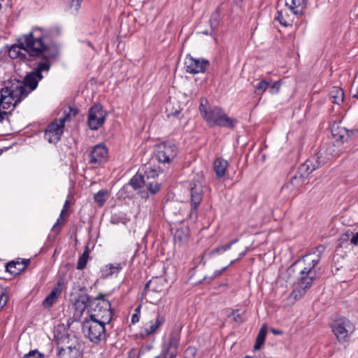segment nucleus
<instances>
[{"instance_id":"obj_1","label":"nucleus","mask_w":358,"mask_h":358,"mask_svg":"<svg viewBox=\"0 0 358 358\" xmlns=\"http://www.w3.org/2000/svg\"><path fill=\"white\" fill-rule=\"evenodd\" d=\"M62 34L60 27H33L30 32L22 35L8 50L11 59L25 60L27 55L32 57L55 59L58 55V48L55 40Z\"/></svg>"},{"instance_id":"obj_2","label":"nucleus","mask_w":358,"mask_h":358,"mask_svg":"<svg viewBox=\"0 0 358 358\" xmlns=\"http://www.w3.org/2000/svg\"><path fill=\"white\" fill-rule=\"evenodd\" d=\"M199 111L210 127L218 126L233 129L237 123L236 119L227 116L221 108L208 106L207 99L204 98L200 100Z\"/></svg>"},{"instance_id":"obj_3","label":"nucleus","mask_w":358,"mask_h":358,"mask_svg":"<svg viewBox=\"0 0 358 358\" xmlns=\"http://www.w3.org/2000/svg\"><path fill=\"white\" fill-rule=\"evenodd\" d=\"M325 250L324 245L317 246L313 251L304 255L301 259H299L293 263L287 270V274L291 276L294 275L299 269L304 270L310 275H317V271L320 268H317V266L321 260L322 255Z\"/></svg>"},{"instance_id":"obj_4","label":"nucleus","mask_w":358,"mask_h":358,"mask_svg":"<svg viewBox=\"0 0 358 358\" xmlns=\"http://www.w3.org/2000/svg\"><path fill=\"white\" fill-rule=\"evenodd\" d=\"M28 94L29 92L20 81L11 83L0 90V107L5 110L11 107L13 109Z\"/></svg>"},{"instance_id":"obj_5","label":"nucleus","mask_w":358,"mask_h":358,"mask_svg":"<svg viewBox=\"0 0 358 358\" xmlns=\"http://www.w3.org/2000/svg\"><path fill=\"white\" fill-rule=\"evenodd\" d=\"M89 318L101 322L105 324H109L113 317L111 304L104 299L103 294H99L92 299L90 308H88Z\"/></svg>"},{"instance_id":"obj_6","label":"nucleus","mask_w":358,"mask_h":358,"mask_svg":"<svg viewBox=\"0 0 358 358\" xmlns=\"http://www.w3.org/2000/svg\"><path fill=\"white\" fill-rule=\"evenodd\" d=\"M106 325L98 320L85 318L82 323V332L90 342L99 344L106 338Z\"/></svg>"},{"instance_id":"obj_7","label":"nucleus","mask_w":358,"mask_h":358,"mask_svg":"<svg viewBox=\"0 0 358 358\" xmlns=\"http://www.w3.org/2000/svg\"><path fill=\"white\" fill-rule=\"evenodd\" d=\"M64 117L56 120L47 127L45 131V138L50 143H57L64 131V122L70 121L78 113V110L74 107H69L68 113L64 112Z\"/></svg>"},{"instance_id":"obj_8","label":"nucleus","mask_w":358,"mask_h":358,"mask_svg":"<svg viewBox=\"0 0 358 358\" xmlns=\"http://www.w3.org/2000/svg\"><path fill=\"white\" fill-rule=\"evenodd\" d=\"M331 328L337 341L340 343H345L350 341L356 326L350 320L343 317L335 319L331 324Z\"/></svg>"},{"instance_id":"obj_9","label":"nucleus","mask_w":358,"mask_h":358,"mask_svg":"<svg viewBox=\"0 0 358 358\" xmlns=\"http://www.w3.org/2000/svg\"><path fill=\"white\" fill-rule=\"evenodd\" d=\"M57 355L60 358H81L82 352L80 345L76 338L70 339L69 336L62 338L57 343Z\"/></svg>"},{"instance_id":"obj_10","label":"nucleus","mask_w":358,"mask_h":358,"mask_svg":"<svg viewBox=\"0 0 358 358\" xmlns=\"http://www.w3.org/2000/svg\"><path fill=\"white\" fill-rule=\"evenodd\" d=\"M178 155V148L175 143L166 141L155 148V157L159 163L170 164Z\"/></svg>"},{"instance_id":"obj_11","label":"nucleus","mask_w":358,"mask_h":358,"mask_svg":"<svg viewBox=\"0 0 358 358\" xmlns=\"http://www.w3.org/2000/svg\"><path fill=\"white\" fill-rule=\"evenodd\" d=\"M107 113L100 104L94 105L88 111L87 123L92 130L99 129L105 122Z\"/></svg>"},{"instance_id":"obj_12","label":"nucleus","mask_w":358,"mask_h":358,"mask_svg":"<svg viewBox=\"0 0 358 358\" xmlns=\"http://www.w3.org/2000/svg\"><path fill=\"white\" fill-rule=\"evenodd\" d=\"M180 341V334L178 331H173L170 335L167 343L163 345L162 355L159 358H176L179 349Z\"/></svg>"},{"instance_id":"obj_13","label":"nucleus","mask_w":358,"mask_h":358,"mask_svg":"<svg viewBox=\"0 0 358 358\" xmlns=\"http://www.w3.org/2000/svg\"><path fill=\"white\" fill-rule=\"evenodd\" d=\"M165 322V317L157 313L155 318L145 323L141 331V336L143 338L148 337L156 334Z\"/></svg>"},{"instance_id":"obj_14","label":"nucleus","mask_w":358,"mask_h":358,"mask_svg":"<svg viewBox=\"0 0 358 358\" xmlns=\"http://www.w3.org/2000/svg\"><path fill=\"white\" fill-rule=\"evenodd\" d=\"M296 272L298 273L296 277L298 289L294 291V293L298 292L301 296L312 286L313 281L317 278V275H310V273L301 269Z\"/></svg>"},{"instance_id":"obj_15","label":"nucleus","mask_w":358,"mask_h":358,"mask_svg":"<svg viewBox=\"0 0 358 358\" xmlns=\"http://www.w3.org/2000/svg\"><path fill=\"white\" fill-rule=\"evenodd\" d=\"M208 66L209 62L207 59H195L192 56H187L185 59L184 66L189 73H204Z\"/></svg>"},{"instance_id":"obj_16","label":"nucleus","mask_w":358,"mask_h":358,"mask_svg":"<svg viewBox=\"0 0 358 358\" xmlns=\"http://www.w3.org/2000/svg\"><path fill=\"white\" fill-rule=\"evenodd\" d=\"M89 157V163L94 166H97L106 161L108 150L104 145H96L93 148Z\"/></svg>"},{"instance_id":"obj_17","label":"nucleus","mask_w":358,"mask_h":358,"mask_svg":"<svg viewBox=\"0 0 358 358\" xmlns=\"http://www.w3.org/2000/svg\"><path fill=\"white\" fill-rule=\"evenodd\" d=\"M326 163V159L322 157V153L320 152L307 159L305 163L300 166L303 173L309 175L313 171Z\"/></svg>"},{"instance_id":"obj_18","label":"nucleus","mask_w":358,"mask_h":358,"mask_svg":"<svg viewBox=\"0 0 358 358\" xmlns=\"http://www.w3.org/2000/svg\"><path fill=\"white\" fill-rule=\"evenodd\" d=\"M331 133L336 141L344 143L348 141L351 136L354 134V131H350L345 127L339 126L338 124H333L331 125Z\"/></svg>"},{"instance_id":"obj_19","label":"nucleus","mask_w":358,"mask_h":358,"mask_svg":"<svg viewBox=\"0 0 358 358\" xmlns=\"http://www.w3.org/2000/svg\"><path fill=\"white\" fill-rule=\"evenodd\" d=\"M203 185L200 182H194L190 188L192 210H196L203 197Z\"/></svg>"},{"instance_id":"obj_20","label":"nucleus","mask_w":358,"mask_h":358,"mask_svg":"<svg viewBox=\"0 0 358 358\" xmlns=\"http://www.w3.org/2000/svg\"><path fill=\"white\" fill-rule=\"evenodd\" d=\"M62 282L59 281L57 285L51 290L50 293L43 301L42 305L45 308H50L53 304L57 302L58 299L62 294Z\"/></svg>"},{"instance_id":"obj_21","label":"nucleus","mask_w":358,"mask_h":358,"mask_svg":"<svg viewBox=\"0 0 358 358\" xmlns=\"http://www.w3.org/2000/svg\"><path fill=\"white\" fill-rule=\"evenodd\" d=\"M166 280L162 277H155L147 282L144 287V293L148 291L162 292L165 288Z\"/></svg>"},{"instance_id":"obj_22","label":"nucleus","mask_w":358,"mask_h":358,"mask_svg":"<svg viewBox=\"0 0 358 358\" xmlns=\"http://www.w3.org/2000/svg\"><path fill=\"white\" fill-rule=\"evenodd\" d=\"M29 262V259L12 261L6 264V269L10 274L17 275L26 269Z\"/></svg>"},{"instance_id":"obj_23","label":"nucleus","mask_w":358,"mask_h":358,"mask_svg":"<svg viewBox=\"0 0 358 358\" xmlns=\"http://www.w3.org/2000/svg\"><path fill=\"white\" fill-rule=\"evenodd\" d=\"M285 5L296 16H301L307 7L306 0H285Z\"/></svg>"},{"instance_id":"obj_24","label":"nucleus","mask_w":358,"mask_h":358,"mask_svg":"<svg viewBox=\"0 0 358 358\" xmlns=\"http://www.w3.org/2000/svg\"><path fill=\"white\" fill-rule=\"evenodd\" d=\"M42 78L43 76H38L32 71L30 73L27 74L24 77V82L21 83L24 85V87L27 90L29 94L31 91L34 90L37 87L38 81Z\"/></svg>"},{"instance_id":"obj_25","label":"nucleus","mask_w":358,"mask_h":358,"mask_svg":"<svg viewBox=\"0 0 358 358\" xmlns=\"http://www.w3.org/2000/svg\"><path fill=\"white\" fill-rule=\"evenodd\" d=\"M92 301V299L88 294H83L79 295L75 302L76 310L82 313L87 307L90 308V303Z\"/></svg>"},{"instance_id":"obj_26","label":"nucleus","mask_w":358,"mask_h":358,"mask_svg":"<svg viewBox=\"0 0 358 358\" xmlns=\"http://www.w3.org/2000/svg\"><path fill=\"white\" fill-rule=\"evenodd\" d=\"M228 165V162L221 157L215 159L213 169L217 178H220L224 176Z\"/></svg>"},{"instance_id":"obj_27","label":"nucleus","mask_w":358,"mask_h":358,"mask_svg":"<svg viewBox=\"0 0 358 358\" xmlns=\"http://www.w3.org/2000/svg\"><path fill=\"white\" fill-rule=\"evenodd\" d=\"M189 230L186 227L177 228L173 233V238L176 243H184L188 240Z\"/></svg>"},{"instance_id":"obj_28","label":"nucleus","mask_w":358,"mask_h":358,"mask_svg":"<svg viewBox=\"0 0 358 358\" xmlns=\"http://www.w3.org/2000/svg\"><path fill=\"white\" fill-rule=\"evenodd\" d=\"M329 96L333 103L340 105L344 101V92L339 87H333L330 91Z\"/></svg>"},{"instance_id":"obj_29","label":"nucleus","mask_w":358,"mask_h":358,"mask_svg":"<svg viewBox=\"0 0 358 358\" xmlns=\"http://www.w3.org/2000/svg\"><path fill=\"white\" fill-rule=\"evenodd\" d=\"M275 20L278 21L281 25L285 27L292 26L293 23V19L292 16L286 11L283 10L277 11L275 16Z\"/></svg>"},{"instance_id":"obj_30","label":"nucleus","mask_w":358,"mask_h":358,"mask_svg":"<svg viewBox=\"0 0 358 358\" xmlns=\"http://www.w3.org/2000/svg\"><path fill=\"white\" fill-rule=\"evenodd\" d=\"M308 176V174H305L304 173H303V171H301V167L299 166L297 173L290 179L289 184L293 187V188H298L304 183L305 179Z\"/></svg>"},{"instance_id":"obj_31","label":"nucleus","mask_w":358,"mask_h":358,"mask_svg":"<svg viewBox=\"0 0 358 358\" xmlns=\"http://www.w3.org/2000/svg\"><path fill=\"white\" fill-rule=\"evenodd\" d=\"M159 358V356H153L150 352H138L137 349L131 348L127 352V358Z\"/></svg>"},{"instance_id":"obj_32","label":"nucleus","mask_w":358,"mask_h":358,"mask_svg":"<svg viewBox=\"0 0 358 358\" xmlns=\"http://www.w3.org/2000/svg\"><path fill=\"white\" fill-rule=\"evenodd\" d=\"M266 333H267V327H266V324H264L261 327V329L257 334L255 344L254 345L255 350H259L261 348V347L262 346V345L264 344V343L265 341Z\"/></svg>"},{"instance_id":"obj_33","label":"nucleus","mask_w":358,"mask_h":358,"mask_svg":"<svg viewBox=\"0 0 358 358\" xmlns=\"http://www.w3.org/2000/svg\"><path fill=\"white\" fill-rule=\"evenodd\" d=\"M145 184L144 176L141 174H136L129 181V185L134 188V189H138L141 188Z\"/></svg>"},{"instance_id":"obj_34","label":"nucleus","mask_w":358,"mask_h":358,"mask_svg":"<svg viewBox=\"0 0 358 358\" xmlns=\"http://www.w3.org/2000/svg\"><path fill=\"white\" fill-rule=\"evenodd\" d=\"M45 61L44 62H39L35 69H34V72L36 73L38 76H42L43 71L48 72L50 69V63L48 62L50 59H45Z\"/></svg>"},{"instance_id":"obj_35","label":"nucleus","mask_w":358,"mask_h":358,"mask_svg":"<svg viewBox=\"0 0 358 358\" xmlns=\"http://www.w3.org/2000/svg\"><path fill=\"white\" fill-rule=\"evenodd\" d=\"M90 257V251L88 247H85V250L81 256L79 257L76 268L82 270L85 268Z\"/></svg>"},{"instance_id":"obj_36","label":"nucleus","mask_w":358,"mask_h":358,"mask_svg":"<svg viewBox=\"0 0 358 358\" xmlns=\"http://www.w3.org/2000/svg\"><path fill=\"white\" fill-rule=\"evenodd\" d=\"M122 264L117 263V264H109L106 265L105 271L107 275H112L113 274L118 273L123 267Z\"/></svg>"},{"instance_id":"obj_37","label":"nucleus","mask_w":358,"mask_h":358,"mask_svg":"<svg viewBox=\"0 0 358 358\" xmlns=\"http://www.w3.org/2000/svg\"><path fill=\"white\" fill-rule=\"evenodd\" d=\"M108 191L105 189L99 190L94 196V201L99 206H103L108 198Z\"/></svg>"},{"instance_id":"obj_38","label":"nucleus","mask_w":358,"mask_h":358,"mask_svg":"<svg viewBox=\"0 0 358 358\" xmlns=\"http://www.w3.org/2000/svg\"><path fill=\"white\" fill-rule=\"evenodd\" d=\"M269 86V83L266 80H261L255 86V92L257 94H263Z\"/></svg>"},{"instance_id":"obj_39","label":"nucleus","mask_w":358,"mask_h":358,"mask_svg":"<svg viewBox=\"0 0 358 358\" xmlns=\"http://www.w3.org/2000/svg\"><path fill=\"white\" fill-rule=\"evenodd\" d=\"M69 201L66 200L65 201L64 205L63 206V208H62V210L61 211L59 217L57 219L56 223L54 224V226L52 227V230L56 229V228L59 225L60 221L63 220V216L64 215V214L67 213L68 208H69Z\"/></svg>"},{"instance_id":"obj_40","label":"nucleus","mask_w":358,"mask_h":358,"mask_svg":"<svg viewBox=\"0 0 358 358\" xmlns=\"http://www.w3.org/2000/svg\"><path fill=\"white\" fill-rule=\"evenodd\" d=\"M158 176V171L155 169L152 168L151 166L147 167L145 171V176L147 179L149 178H155Z\"/></svg>"},{"instance_id":"obj_41","label":"nucleus","mask_w":358,"mask_h":358,"mask_svg":"<svg viewBox=\"0 0 358 358\" xmlns=\"http://www.w3.org/2000/svg\"><path fill=\"white\" fill-rule=\"evenodd\" d=\"M144 185H146L148 189L152 193V194H155L157 193L159 189V185L158 182H146L145 181V184Z\"/></svg>"},{"instance_id":"obj_42","label":"nucleus","mask_w":358,"mask_h":358,"mask_svg":"<svg viewBox=\"0 0 358 358\" xmlns=\"http://www.w3.org/2000/svg\"><path fill=\"white\" fill-rule=\"evenodd\" d=\"M239 310H233L232 315L234 317V320L237 323H241L243 321V313H239Z\"/></svg>"},{"instance_id":"obj_43","label":"nucleus","mask_w":358,"mask_h":358,"mask_svg":"<svg viewBox=\"0 0 358 358\" xmlns=\"http://www.w3.org/2000/svg\"><path fill=\"white\" fill-rule=\"evenodd\" d=\"M43 355L37 350H31L24 358H43Z\"/></svg>"},{"instance_id":"obj_44","label":"nucleus","mask_w":358,"mask_h":358,"mask_svg":"<svg viewBox=\"0 0 358 358\" xmlns=\"http://www.w3.org/2000/svg\"><path fill=\"white\" fill-rule=\"evenodd\" d=\"M353 232L350 229L346 230L343 234L341 236V240L343 242L345 241H350V238L352 237Z\"/></svg>"},{"instance_id":"obj_45","label":"nucleus","mask_w":358,"mask_h":358,"mask_svg":"<svg viewBox=\"0 0 358 358\" xmlns=\"http://www.w3.org/2000/svg\"><path fill=\"white\" fill-rule=\"evenodd\" d=\"M280 83L278 81L275 82L273 84L271 85L270 92L271 94L278 93L279 92L280 87Z\"/></svg>"},{"instance_id":"obj_46","label":"nucleus","mask_w":358,"mask_h":358,"mask_svg":"<svg viewBox=\"0 0 358 358\" xmlns=\"http://www.w3.org/2000/svg\"><path fill=\"white\" fill-rule=\"evenodd\" d=\"M228 268V266H225L224 268H222V269L220 270H217L214 272L213 275L210 277V279L208 280V282H210L211 280H213V279H215V278L221 275L222 274V273Z\"/></svg>"},{"instance_id":"obj_47","label":"nucleus","mask_w":358,"mask_h":358,"mask_svg":"<svg viewBox=\"0 0 358 358\" xmlns=\"http://www.w3.org/2000/svg\"><path fill=\"white\" fill-rule=\"evenodd\" d=\"M7 303V296L4 293L0 294V310L3 309V308Z\"/></svg>"},{"instance_id":"obj_48","label":"nucleus","mask_w":358,"mask_h":358,"mask_svg":"<svg viewBox=\"0 0 358 358\" xmlns=\"http://www.w3.org/2000/svg\"><path fill=\"white\" fill-rule=\"evenodd\" d=\"M350 243L354 245H358V231L355 234H352V237L350 238Z\"/></svg>"},{"instance_id":"obj_49","label":"nucleus","mask_w":358,"mask_h":358,"mask_svg":"<svg viewBox=\"0 0 358 358\" xmlns=\"http://www.w3.org/2000/svg\"><path fill=\"white\" fill-rule=\"evenodd\" d=\"M71 1V6L74 7L76 9L80 6L82 0H69Z\"/></svg>"},{"instance_id":"obj_50","label":"nucleus","mask_w":358,"mask_h":358,"mask_svg":"<svg viewBox=\"0 0 358 358\" xmlns=\"http://www.w3.org/2000/svg\"><path fill=\"white\" fill-rule=\"evenodd\" d=\"M222 249V245L221 246H219L215 249H213V250L210 251V255H216V254H222L223 253V251L221 250Z\"/></svg>"},{"instance_id":"obj_51","label":"nucleus","mask_w":358,"mask_h":358,"mask_svg":"<svg viewBox=\"0 0 358 358\" xmlns=\"http://www.w3.org/2000/svg\"><path fill=\"white\" fill-rule=\"evenodd\" d=\"M139 320H140V315H138V313H134L132 315V317H131V323L132 324L137 323L138 322H139Z\"/></svg>"},{"instance_id":"obj_52","label":"nucleus","mask_w":358,"mask_h":358,"mask_svg":"<svg viewBox=\"0 0 358 358\" xmlns=\"http://www.w3.org/2000/svg\"><path fill=\"white\" fill-rule=\"evenodd\" d=\"M248 251V247H246L244 250V251L239 253L238 258H236V260H239L242 259L243 257H245Z\"/></svg>"},{"instance_id":"obj_53","label":"nucleus","mask_w":358,"mask_h":358,"mask_svg":"<svg viewBox=\"0 0 358 358\" xmlns=\"http://www.w3.org/2000/svg\"><path fill=\"white\" fill-rule=\"evenodd\" d=\"M231 248V244H229V243H228L227 244L224 245H222V250L223 251V252L230 250Z\"/></svg>"},{"instance_id":"obj_54","label":"nucleus","mask_w":358,"mask_h":358,"mask_svg":"<svg viewBox=\"0 0 358 358\" xmlns=\"http://www.w3.org/2000/svg\"><path fill=\"white\" fill-rule=\"evenodd\" d=\"M7 114L6 112H1L0 111V122H2L4 120V115Z\"/></svg>"},{"instance_id":"obj_55","label":"nucleus","mask_w":358,"mask_h":358,"mask_svg":"<svg viewBox=\"0 0 358 358\" xmlns=\"http://www.w3.org/2000/svg\"><path fill=\"white\" fill-rule=\"evenodd\" d=\"M271 331H272L274 334H275V335H278V334H282V332H281L280 331H279V330H276V329H271Z\"/></svg>"},{"instance_id":"obj_56","label":"nucleus","mask_w":358,"mask_h":358,"mask_svg":"<svg viewBox=\"0 0 358 358\" xmlns=\"http://www.w3.org/2000/svg\"><path fill=\"white\" fill-rule=\"evenodd\" d=\"M205 255H203L201 257L200 264H202L203 265L206 264V261L204 260Z\"/></svg>"},{"instance_id":"obj_57","label":"nucleus","mask_w":358,"mask_h":358,"mask_svg":"<svg viewBox=\"0 0 358 358\" xmlns=\"http://www.w3.org/2000/svg\"><path fill=\"white\" fill-rule=\"evenodd\" d=\"M140 310H141V306H139L135 308L134 313H138V315H140Z\"/></svg>"},{"instance_id":"obj_58","label":"nucleus","mask_w":358,"mask_h":358,"mask_svg":"<svg viewBox=\"0 0 358 358\" xmlns=\"http://www.w3.org/2000/svg\"><path fill=\"white\" fill-rule=\"evenodd\" d=\"M238 238H236V239H234V240L231 241H230V242H229V244H231V245L232 246L234 244H235L236 243H237V242H238Z\"/></svg>"},{"instance_id":"obj_59","label":"nucleus","mask_w":358,"mask_h":358,"mask_svg":"<svg viewBox=\"0 0 358 358\" xmlns=\"http://www.w3.org/2000/svg\"><path fill=\"white\" fill-rule=\"evenodd\" d=\"M180 113V110H176V111L173 113V115L175 117H178Z\"/></svg>"},{"instance_id":"obj_60","label":"nucleus","mask_w":358,"mask_h":358,"mask_svg":"<svg viewBox=\"0 0 358 358\" xmlns=\"http://www.w3.org/2000/svg\"><path fill=\"white\" fill-rule=\"evenodd\" d=\"M237 261H238V260H236V259H234V260L231 261V262H230V264H229V266H231V265L234 264L236 262H237Z\"/></svg>"},{"instance_id":"obj_61","label":"nucleus","mask_w":358,"mask_h":358,"mask_svg":"<svg viewBox=\"0 0 358 358\" xmlns=\"http://www.w3.org/2000/svg\"><path fill=\"white\" fill-rule=\"evenodd\" d=\"M206 280H207V277H206V276H205V277L203 278V280H204V281H206Z\"/></svg>"},{"instance_id":"obj_62","label":"nucleus","mask_w":358,"mask_h":358,"mask_svg":"<svg viewBox=\"0 0 358 358\" xmlns=\"http://www.w3.org/2000/svg\"><path fill=\"white\" fill-rule=\"evenodd\" d=\"M2 153V150L0 149V155H1Z\"/></svg>"},{"instance_id":"obj_63","label":"nucleus","mask_w":358,"mask_h":358,"mask_svg":"<svg viewBox=\"0 0 358 358\" xmlns=\"http://www.w3.org/2000/svg\"><path fill=\"white\" fill-rule=\"evenodd\" d=\"M58 358H60V357H58Z\"/></svg>"}]
</instances>
